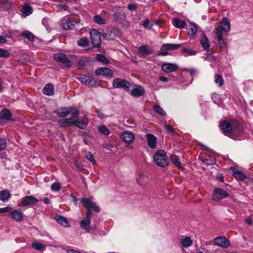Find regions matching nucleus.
I'll use <instances>...</instances> for the list:
<instances>
[{"mask_svg":"<svg viewBox=\"0 0 253 253\" xmlns=\"http://www.w3.org/2000/svg\"><path fill=\"white\" fill-rule=\"evenodd\" d=\"M231 169H232L233 173V175L238 180H243L246 178V176L243 173L241 172L240 171L235 169L231 168Z\"/></svg>","mask_w":253,"mask_h":253,"instance_id":"c756f323","label":"nucleus"},{"mask_svg":"<svg viewBox=\"0 0 253 253\" xmlns=\"http://www.w3.org/2000/svg\"><path fill=\"white\" fill-rule=\"evenodd\" d=\"M229 196V194L228 192L221 188H217L213 191L212 199L214 201L218 202Z\"/></svg>","mask_w":253,"mask_h":253,"instance_id":"39448f33","label":"nucleus"},{"mask_svg":"<svg viewBox=\"0 0 253 253\" xmlns=\"http://www.w3.org/2000/svg\"><path fill=\"white\" fill-rule=\"evenodd\" d=\"M165 129L167 130L168 132L170 133V134H173L174 132V130L172 126L170 125H166L165 126Z\"/></svg>","mask_w":253,"mask_h":253,"instance_id":"4d7b16f0","label":"nucleus"},{"mask_svg":"<svg viewBox=\"0 0 253 253\" xmlns=\"http://www.w3.org/2000/svg\"><path fill=\"white\" fill-rule=\"evenodd\" d=\"M38 200L32 196H27L23 198L21 201V205L23 206H27L33 205L37 203Z\"/></svg>","mask_w":253,"mask_h":253,"instance_id":"6ab92c4d","label":"nucleus"},{"mask_svg":"<svg viewBox=\"0 0 253 253\" xmlns=\"http://www.w3.org/2000/svg\"><path fill=\"white\" fill-rule=\"evenodd\" d=\"M78 45L82 47H87L88 45V41L86 37H83L77 42Z\"/></svg>","mask_w":253,"mask_h":253,"instance_id":"4c0bfd02","label":"nucleus"},{"mask_svg":"<svg viewBox=\"0 0 253 253\" xmlns=\"http://www.w3.org/2000/svg\"><path fill=\"white\" fill-rule=\"evenodd\" d=\"M21 35L31 42H34L36 38V37L31 32L27 30L23 31Z\"/></svg>","mask_w":253,"mask_h":253,"instance_id":"c9c22d12","label":"nucleus"},{"mask_svg":"<svg viewBox=\"0 0 253 253\" xmlns=\"http://www.w3.org/2000/svg\"><path fill=\"white\" fill-rule=\"evenodd\" d=\"M61 189V185L58 182H54L51 185V189L54 192L58 191Z\"/></svg>","mask_w":253,"mask_h":253,"instance_id":"49530a36","label":"nucleus"},{"mask_svg":"<svg viewBox=\"0 0 253 253\" xmlns=\"http://www.w3.org/2000/svg\"><path fill=\"white\" fill-rule=\"evenodd\" d=\"M161 69L166 73H169L176 71L178 66L175 63L165 62L162 64Z\"/></svg>","mask_w":253,"mask_h":253,"instance_id":"f3484780","label":"nucleus"},{"mask_svg":"<svg viewBox=\"0 0 253 253\" xmlns=\"http://www.w3.org/2000/svg\"><path fill=\"white\" fill-rule=\"evenodd\" d=\"M206 60H208L210 62H214L216 60L215 58L212 56L211 54H207Z\"/></svg>","mask_w":253,"mask_h":253,"instance_id":"680f3d73","label":"nucleus"},{"mask_svg":"<svg viewBox=\"0 0 253 253\" xmlns=\"http://www.w3.org/2000/svg\"><path fill=\"white\" fill-rule=\"evenodd\" d=\"M153 52V47L148 45H143L138 48V53L142 57H145L148 55L152 54Z\"/></svg>","mask_w":253,"mask_h":253,"instance_id":"2eb2a0df","label":"nucleus"},{"mask_svg":"<svg viewBox=\"0 0 253 253\" xmlns=\"http://www.w3.org/2000/svg\"><path fill=\"white\" fill-rule=\"evenodd\" d=\"M98 130L100 132L105 135H109L110 133L109 129L105 125H100L98 126Z\"/></svg>","mask_w":253,"mask_h":253,"instance_id":"58836bf2","label":"nucleus"},{"mask_svg":"<svg viewBox=\"0 0 253 253\" xmlns=\"http://www.w3.org/2000/svg\"><path fill=\"white\" fill-rule=\"evenodd\" d=\"M181 46L180 44H172L167 43L164 44L161 47L162 51H166L167 50H175L179 48Z\"/></svg>","mask_w":253,"mask_h":253,"instance_id":"c85d7f7f","label":"nucleus"},{"mask_svg":"<svg viewBox=\"0 0 253 253\" xmlns=\"http://www.w3.org/2000/svg\"><path fill=\"white\" fill-rule=\"evenodd\" d=\"M94 21L97 24H105L106 20L104 19L100 15H96L93 17Z\"/></svg>","mask_w":253,"mask_h":253,"instance_id":"c03bdc74","label":"nucleus"},{"mask_svg":"<svg viewBox=\"0 0 253 253\" xmlns=\"http://www.w3.org/2000/svg\"><path fill=\"white\" fill-rule=\"evenodd\" d=\"M21 12L23 16L27 17L32 13L33 9L29 4L26 3L23 5Z\"/></svg>","mask_w":253,"mask_h":253,"instance_id":"bb28decb","label":"nucleus"},{"mask_svg":"<svg viewBox=\"0 0 253 253\" xmlns=\"http://www.w3.org/2000/svg\"><path fill=\"white\" fill-rule=\"evenodd\" d=\"M32 247L38 251H42L44 248V246L41 243L34 242L32 244Z\"/></svg>","mask_w":253,"mask_h":253,"instance_id":"de8ad7c7","label":"nucleus"},{"mask_svg":"<svg viewBox=\"0 0 253 253\" xmlns=\"http://www.w3.org/2000/svg\"><path fill=\"white\" fill-rule=\"evenodd\" d=\"M200 41V43L204 50L207 52H209L210 50V42L208 38L205 34H202Z\"/></svg>","mask_w":253,"mask_h":253,"instance_id":"4be33fe9","label":"nucleus"},{"mask_svg":"<svg viewBox=\"0 0 253 253\" xmlns=\"http://www.w3.org/2000/svg\"><path fill=\"white\" fill-rule=\"evenodd\" d=\"M91 216L92 213L87 212L86 216L80 222L81 228L87 233L90 231Z\"/></svg>","mask_w":253,"mask_h":253,"instance_id":"1a4fd4ad","label":"nucleus"},{"mask_svg":"<svg viewBox=\"0 0 253 253\" xmlns=\"http://www.w3.org/2000/svg\"><path fill=\"white\" fill-rule=\"evenodd\" d=\"M95 74L102 76L107 78H110L113 75V71L106 67H98L95 70Z\"/></svg>","mask_w":253,"mask_h":253,"instance_id":"4468645a","label":"nucleus"},{"mask_svg":"<svg viewBox=\"0 0 253 253\" xmlns=\"http://www.w3.org/2000/svg\"><path fill=\"white\" fill-rule=\"evenodd\" d=\"M67 253H82L78 251H76L73 249L68 250L67 251Z\"/></svg>","mask_w":253,"mask_h":253,"instance_id":"774afa93","label":"nucleus"},{"mask_svg":"<svg viewBox=\"0 0 253 253\" xmlns=\"http://www.w3.org/2000/svg\"><path fill=\"white\" fill-rule=\"evenodd\" d=\"M10 196V194L7 191L2 190L0 192V200L2 202L7 201Z\"/></svg>","mask_w":253,"mask_h":253,"instance_id":"e433bc0d","label":"nucleus"},{"mask_svg":"<svg viewBox=\"0 0 253 253\" xmlns=\"http://www.w3.org/2000/svg\"><path fill=\"white\" fill-rule=\"evenodd\" d=\"M115 20L117 22H122L125 19V15L121 11H117L114 14L113 16Z\"/></svg>","mask_w":253,"mask_h":253,"instance_id":"473e14b6","label":"nucleus"},{"mask_svg":"<svg viewBox=\"0 0 253 253\" xmlns=\"http://www.w3.org/2000/svg\"><path fill=\"white\" fill-rule=\"evenodd\" d=\"M219 127L226 135L231 136L234 139H237L238 136L242 133V127L235 120L222 121L219 124Z\"/></svg>","mask_w":253,"mask_h":253,"instance_id":"f03ea898","label":"nucleus"},{"mask_svg":"<svg viewBox=\"0 0 253 253\" xmlns=\"http://www.w3.org/2000/svg\"><path fill=\"white\" fill-rule=\"evenodd\" d=\"M62 26L64 30L72 29L74 26L70 18L65 17L62 19Z\"/></svg>","mask_w":253,"mask_h":253,"instance_id":"b1692460","label":"nucleus"},{"mask_svg":"<svg viewBox=\"0 0 253 253\" xmlns=\"http://www.w3.org/2000/svg\"><path fill=\"white\" fill-rule=\"evenodd\" d=\"M43 92L44 94L50 96L54 93V87L51 84H46L43 89Z\"/></svg>","mask_w":253,"mask_h":253,"instance_id":"7c9ffc66","label":"nucleus"},{"mask_svg":"<svg viewBox=\"0 0 253 253\" xmlns=\"http://www.w3.org/2000/svg\"><path fill=\"white\" fill-rule=\"evenodd\" d=\"M6 42V38L4 36L0 35V43H4Z\"/></svg>","mask_w":253,"mask_h":253,"instance_id":"338daca9","label":"nucleus"},{"mask_svg":"<svg viewBox=\"0 0 253 253\" xmlns=\"http://www.w3.org/2000/svg\"><path fill=\"white\" fill-rule=\"evenodd\" d=\"M142 25L145 28H150L152 26L150 20L148 19H146L145 21H144L142 23Z\"/></svg>","mask_w":253,"mask_h":253,"instance_id":"6e6d98bb","label":"nucleus"},{"mask_svg":"<svg viewBox=\"0 0 253 253\" xmlns=\"http://www.w3.org/2000/svg\"><path fill=\"white\" fill-rule=\"evenodd\" d=\"M55 219L59 224H61L63 226L65 227H70V224L65 217L58 215L55 217Z\"/></svg>","mask_w":253,"mask_h":253,"instance_id":"cd10ccee","label":"nucleus"},{"mask_svg":"<svg viewBox=\"0 0 253 253\" xmlns=\"http://www.w3.org/2000/svg\"><path fill=\"white\" fill-rule=\"evenodd\" d=\"M217 179L219 181L223 182L224 177L221 174H218L216 176Z\"/></svg>","mask_w":253,"mask_h":253,"instance_id":"0e129e2a","label":"nucleus"},{"mask_svg":"<svg viewBox=\"0 0 253 253\" xmlns=\"http://www.w3.org/2000/svg\"><path fill=\"white\" fill-rule=\"evenodd\" d=\"M215 80L214 82L216 84H218L219 86L221 87L223 85V80L221 77V76L219 74H217L215 75L214 77Z\"/></svg>","mask_w":253,"mask_h":253,"instance_id":"a19ab883","label":"nucleus"},{"mask_svg":"<svg viewBox=\"0 0 253 253\" xmlns=\"http://www.w3.org/2000/svg\"><path fill=\"white\" fill-rule=\"evenodd\" d=\"M85 158L93 165H96V162L92 154L90 152H87L85 155Z\"/></svg>","mask_w":253,"mask_h":253,"instance_id":"a18cd8bd","label":"nucleus"},{"mask_svg":"<svg viewBox=\"0 0 253 253\" xmlns=\"http://www.w3.org/2000/svg\"><path fill=\"white\" fill-rule=\"evenodd\" d=\"M113 86L116 88H122L126 91L129 90L130 84L126 80L117 78L113 81Z\"/></svg>","mask_w":253,"mask_h":253,"instance_id":"0eeeda50","label":"nucleus"},{"mask_svg":"<svg viewBox=\"0 0 253 253\" xmlns=\"http://www.w3.org/2000/svg\"><path fill=\"white\" fill-rule=\"evenodd\" d=\"M182 51L183 53H187V55H194L196 54V52L195 50L187 48H184Z\"/></svg>","mask_w":253,"mask_h":253,"instance_id":"3c124183","label":"nucleus"},{"mask_svg":"<svg viewBox=\"0 0 253 253\" xmlns=\"http://www.w3.org/2000/svg\"><path fill=\"white\" fill-rule=\"evenodd\" d=\"M113 33V31L110 30L107 31V32L104 33L102 36L106 40H112L114 39L113 37H108V35L109 34H112Z\"/></svg>","mask_w":253,"mask_h":253,"instance_id":"603ef678","label":"nucleus"},{"mask_svg":"<svg viewBox=\"0 0 253 253\" xmlns=\"http://www.w3.org/2000/svg\"><path fill=\"white\" fill-rule=\"evenodd\" d=\"M88 124V120L85 116L74 118V125L80 129H84L85 128Z\"/></svg>","mask_w":253,"mask_h":253,"instance_id":"f8f14e48","label":"nucleus"},{"mask_svg":"<svg viewBox=\"0 0 253 253\" xmlns=\"http://www.w3.org/2000/svg\"><path fill=\"white\" fill-rule=\"evenodd\" d=\"M53 58L56 61L63 64L66 67L69 68L71 66L70 60L64 53H55L53 55Z\"/></svg>","mask_w":253,"mask_h":253,"instance_id":"9d476101","label":"nucleus"},{"mask_svg":"<svg viewBox=\"0 0 253 253\" xmlns=\"http://www.w3.org/2000/svg\"><path fill=\"white\" fill-rule=\"evenodd\" d=\"M0 2V6H2L4 5H6L8 6H10L11 3L8 0H1Z\"/></svg>","mask_w":253,"mask_h":253,"instance_id":"bf43d9fd","label":"nucleus"},{"mask_svg":"<svg viewBox=\"0 0 253 253\" xmlns=\"http://www.w3.org/2000/svg\"><path fill=\"white\" fill-rule=\"evenodd\" d=\"M12 210V208L11 207H6L4 208H0V213H6L9 212Z\"/></svg>","mask_w":253,"mask_h":253,"instance_id":"5fc2aeb1","label":"nucleus"},{"mask_svg":"<svg viewBox=\"0 0 253 253\" xmlns=\"http://www.w3.org/2000/svg\"><path fill=\"white\" fill-rule=\"evenodd\" d=\"M58 7L59 8L64 9V10H67L68 9V6L65 4H59L58 5Z\"/></svg>","mask_w":253,"mask_h":253,"instance_id":"69168bd1","label":"nucleus"},{"mask_svg":"<svg viewBox=\"0 0 253 253\" xmlns=\"http://www.w3.org/2000/svg\"><path fill=\"white\" fill-rule=\"evenodd\" d=\"M171 161L172 163L177 167L181 168L182 165L181 164V162L178 158H177L176 156H173L171 158Z\"/></svg>","mask_w":253,"mask_h":253,"instance_id":"79ce46f5","label":"nucleus"},{"mask_svg":"<svg viewBox=\"0 0 253 253\" xmlns=\"http://www.w3.org/2000/svg\"><path fill=\"white\" fill-rule=\"evenodd\" d=\"M120 138L127 144L133 143L135 140V136L131 131L125 130L120 134Z\"/></svg>","mask_w":253,"mask_h":253,"instance_id":"9b49d317","label":"nucleus"},{"mask_svg":"<svg viewBox=\"0 0 253 253\" xmlns=\"http://www.w3.org/2000/svg\"><path fill=\"white\" fill-rule=\"evenodd\" d=\"M96 112L97 114V116L100 118H103L105 117L104 114L101 112V111L98 109H96Z\"/></svg>","mask_w":253,"mask_h":253,"instance_id":"e2e57ef3","label":"nucleus"},{"mask_svg":"<svg viewBox=\"0 0 253 253\" xmlns=\"http://www.w3.org/2000/svg\"><path fill=\"white\" fill-rule=\"evenodd\" d=\"M145 90L141 86L134 87L131 91V94L134 97H139L144 94Z\"/></svg>","mask_w":253,"mask_h":253,"instance_id":"393cba45","label":"nucleus"},{"mask_svg":"<svg viewBox=\"0 0 253 253\" xmlns=\"http://www.w3.org/2000/svg\"><path fill=\"white\" fill-rule=\"evenodd\" d=\"M79 80L83 84L91 87H95L100 85L99 82H97V84H92V77L90 75H82L80 77Z\"/></svg>","mask_w":253,"mask_h":253,"instance_id":"ddd939ff","label":"nucleus"},{"mask_svg":"<svg viewBox=\"0 0 253 253\" xmlns=\"http://www.w3.org/2000/svg\"><path fill=\"white\" fill-rule=\"evenodd\" d=\"M155 164L161 167H166L168 166L169 162L166 152L163 150H158L153 156Z\"/></svg>","mask_w":253,"mask_h":253,"instance_id":"7ed1b4c3","label":"nucleus"},{"mask_svg":"<svg viewBox=\"0 0 253 253\" xmlns=\"http://www.w3.org/2000/svg\"><path fill=\"white\" fill-rule=\"evenodd\" d=\"M192 240L189 237H185L181 240V244L184 248H188L192 244Z\"/></svg>","mask_w":253,"mask_h":253,"instance_id":"72a5a7b5","label":"nucleus"},{"mask_svg":"<svg viewBox=\"0 0 253 253\" xmlns=\"http://www.w3.org/2000/svg\"><path fill=\"white\" fill-rule=\"evenodd\" d=\"M77 117H73L69 118H64L58 121L59 125L62 127H67L71 125H74V118Z\"/></svg>","mask_w":253,"mask_h":253,"instance_id":"5701e85b","label":"nucleus"},{"mask_svg":"<svg viewBox=\"0 0 253 253\" xmlns=\"http://www.w3.org/2000/svg\"><path fill=\"white\" fill-rule=\"evenodd\" d=\"M173 24L175 27L179 29H182L185 27L186 23L184 20L181 21L178 18H175L173 20Z\"/></svg>","mask_w":253,"mask_h":253,"instance_id":"f704fd0d","label":"nucleus"},{"mask_svg":"<svg viewBox=\"0 0 253 253\" xmlns=\"http://www.w3.org/2000/svg\"><path fill=\"white\" fill-rule=\"evenodd\" d=\"M91 42L94 47H98L101 44L100 33L96 29H91L90 31Z\"/></svg>","mask_w":253,"mask_h":253,"instance_id":"6e6552de","label":"nucleus"},{"mask_svg":"<svg viewBox=\"0 0 253 253\" xmlns=\"http://www.w3.org/2000/svg\"><path fill=\"white\" fill-rule=\"evenodd\" d=\"M9 56V53L7 50L0 48V57L6 58Z\"/></svg>","mask_w":253,"mask_h":253,"instance_id":"09e8293b","label":"nucleus"},{"mask_svg":"<svg viewBox=\"0 0 253 253\" xmlns=\"http://www.w3.org/2000/svg\"><path fill=\"white\" fill-rule=\"evenodd\" d=\"M204 162L208 165H212L215 163V159L213 156H210L209 159H206Z\"/></svg>","mask_w":253,"mask_h":253,"instance_id":"8fccbe9b","label":"nucleus"},{"mask_svg":"<svg viewBox=\"0 0 253 253\" xmlns=\"http://www.w3.org/2000/svg\"><path fill=\"white\" fill-rule=\"evenodd\" d=\"M75 165L79 170H82L83 169V166L81 162L76 161L75 162Z\"/></svg>","mask_w":253,"mask_h":253,"instance_id":"052dcab7","label":"nucleus"},{"mask_svg":"<svg viewBox=\"0 0 253 253\" xmlns=\"http://www.w3.org/2000/svg\"><path fill=\"white\" fill-rule=\"evenodd\" d=\"M6 146V140L4 139H0V152L4 150Z\"/></svg>","mask_w":253,"mask_h":253,"instance_id":"864d4df0","label":"nucleus"},{"mask_svg":"<svg viewBox=\"0 0 253 253\" xmlns=\"http://www.w3.org/2000/svg\"><path fill=\"white\" fill-rule=\"evenodd\" d=\"M154 111L159 115L161 116H165L166 113L164 110L158 105H156L154 106Z\"/></svg>","mask_w":253,"mask_h":253,"instance_id":"37998d69","label":"nucleus"},{"mask_svg":"<svg viewBox=\"0 0 253 253\" xmlns=\"http://www.w3.org/2000/svg\"><path fill=\"white\" fill-rule=\"evenodd\" d=\"M81 201L83 204L87 209V212L89 211L90 213H92V210L96 212H98L100 210L99 207L94 202L92 201L91 199L83 198L81 199Z\"/></svg>","mask_w":253,"mask_h":253,"instance_id":"423d86ee","label":"nucleus"},{"mask_svg":"<svg viewBox=\"0 0 253 253\" xmlns=\"http://www.w3.org/2000/svg\"><path fill=\"white\" fill-rule=\"evenodd\" d=\"M136 181L139 185H144L148 182V177L143 172H139L136 177Z\"/></svg>","mask_w":253,"mask_h":253,"instance_id":"412c9836","label":"nucleus"},{"mask_svg":"<svg viewBox=\"0 0 253 253\" xmlns=\"http://www.w3.org/2000/svg\"><path fill=\"white\" fill-rule=\"evenodd\" d=\"M215 245L222 248H227L230 245V241L225 237L220 236L217 237L214 239Z\"/></svg>","mask_w":253,"mask_h":253,"instance_id":"dca6fc26","label":"nucleus"},{"mask_svg":"<svg viewBox=\"0 0 253 253\" xmlns=\"http://www.w3.org/2000/svg\"><path fill=\"white\" fill-rule=\"evenodd\" d=\"M11 113L8 109H4L1 111V116H0V124L4 122L5 121L11 120Z\"/></svg>","mask_w":253,"mask_h":253,"instance_id":"aec40b11","label":"nucleus"},{"mask_svg":"<svg viewBox=\"0 0 253 253\" xmlns=\"http://www.w3.org/2000/svg\"><path fill=\"white\" fill-rule=\"evenodd\" d=\"M96 60L104 64H108L109 62V60L103 54H98L96 55Z\"/></svg>","mask_w":253,"mask_h":253,"instance_id":"ea45409f","label":"nucleus"},{"mask_svg":"<svg viewBox=\"0 0 253 253\" xmlns=\"http://www.w3.org/2000/svg\"><path fill=\"white\" fill-rule=\"evenodd\" d=\"M56 113L60 117H65L69 114L71 115L73 117H78L80 114L79 110L73 107L61 108L57 110Z\"/></svg>","mask_w":253,"mask_h":253,"instance_id":"20e7f679","label":"nucleus"},{"mask_svg":"<svg viewBox=\"0 0 253 253\" xmlns=\"http://www.w3.org/2000/svg\"><path fill=\"white\" fill-rule=\"evenodd\" d=\"M188 34L191 38H194L195 34L197 32V26L195 24H191L188 28Z\"/></svg>","mask_w":253,"mask_h":253,"instance_id":"2f4dec72","label":"nucleus"},{"mask_svg":"<svg viewBox=\"0 0 253 253\" xmlns=\"http://www.w3.org/2000/svg\"><path fill=\"white\" fill-rule=\"evenodd\" d=\"M230 30V22L227 18L225 17L222 19L218 25L214 30L221 49H224L226 47V42L224 39V37L227 36Z\"/></svg>","mask_w":253,"mask_h":253,"instance_id":"f257e3e1","label":"nucleus"},{"mask_svg":"<svg viewBox=\"0 0 253 253\" xmlns=\"http://www.w3.org/2000/svg\"><path fill=\"white\" fill-rule=\"evenodd\" d=\"M127 7L129 10L135 11L137 8V4H129Z\"/></svg>","mask_w":253,"mask_h":253,"instance_id":"13d9d810","label":"nucleus"},{"mask_svg":"<svg viewBox=\"0 0 253 253\" xmlns=\"http://www.w3.org/2000/svg\"><path fill=\"white\" fill-rule=\"evenodd\" d=\"M9 212L11 217L15 221L20 222L23 220L24 214L21 210H11Z\"/></svg>","mask_w":253,"mask_h":253,"instance_id":"a211bd4d","label":"nucleus"},{"mask_svg":"<svg viewBox=\"0 0 253 253\" xmlns=\"http://www.w3.org/2000/svg\"><path fill=\"white\" fill-rule=\"evenodd\" d=\"M147 143L149 147L152 149H154L156 147V137L152 134L148 133L147 134Z\"/></svg>","mask_w":253,"mask_h":253,"instance_id":"a878e982","label":"nucleus"}]
</instances>
